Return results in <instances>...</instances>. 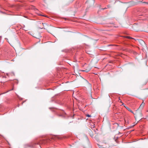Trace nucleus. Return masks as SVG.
I'll list each match as a JSON object with an SVG mask.
<instances>
[{
	"label": "nucleus",
	"instance_id": "nucleus-1",
	"mask_svg": "<svg viewBox=\"0 0 148 148\" xmlns=\"http://www.w3.org/2000/svg\"><path fill=\"white\" fill-rule=\"evenodd\" d=\"M139 27H140L139 26L136 25H134L133 26L134 30L137 32L140 30Z\"/></svg>",
	"mask_w": 148,
	"mask_h": 148
},
{
	"label": "nucleus",
	"instance_id": "nucleus-2",
	"mask_svg": "<svg viewBox=\"0 0 148 148\" xmlns=\"http://www.w3.org/2000/svg\"><path fill=\"white\" fill-rule=\"evenodd\" d=\"M142 113L140 112V113L139 114H137L135 116V119L136 120L137 118L139 117L140 118H139L138 119L140 120L142 118Z\"/></svg>",
	"mask_w": 148,
	"mask_h": 148
},
{
	"label": "nucleus",
	"instance_id": "nucleus-3",
	"mask_svg": "<svg viewBox=\"0 0 148 148\" xmlns=\"http://www.w3.org/2000/svg\"><path fill=\"white\" fill-rule=\"evenodd\" d=\"M124 106L126 108V109L127 110L129 111L130 112H132V113H134L133 111L130 108H129L127 106Z\"/></svg>",
	"mask_w": 148,
	"mask_h": 148
},
{
	"label": "nucleus",
	"instance_id": "nucleus-4",
	"mask_svg": "<svg viewBox=\"0 0 148 148\" xmlns=\"http://www.w3.org/2000/svg\"><path fill=\"white\" fill-rule=\"evenodd\" d=\"M145 103L143 102L140 105V106L139 109H142L143 108L144 105H145Z\"/></svg>",
	"mask_w": 148,
	"mask_h": 148
},
{
	"label": "nucleus",
	"instance_id": "nucleus-5",
	"mask_svg": "<svg viewBox=\"0 0 148 148\" xmlns=\"http://www.w3.org/2000/svg\"><path fill=\"white\" fill-rule=\"evenodd\" d=\"M86 116H87L88 117H90V116H91L90 115H89V114H87V115H86Z\"/></svg>",
	"mask_w": 148,
	"mask_h": 148
},
{
	"label": "nucleus",
	"instance_id": "nucleus-6",
	"mask_svg": "<svg viewBox=\"0 0 148 148\" xmlns=\"http://www.w3.org/2000/svg\"><path fill=\"white\" fill-rule=\"evenodd\" d=\"M126 37L127 38H129V39H130V38H131V39H132V38H131V37H130V36H126Z\"/></svg>",
	"mask_w": 148,
	"mask_h": 148
},
{
	"label": "nucleus",
	"instance_id": "nucleus-7",
	"mask_svg": "<svg viewBox=\"0 0 148 148\" xmlns=\"http://www.w3.org/2000/svg\"><path fill=\"white\" fill-rule=\"evenodd\" d=\"M13 90V88H12V89H11V90H9L7 92H5L3 93H6V92H8V91H10L11 90Z\"/></svg>",
	"mask_w": 148,
	"mask_h": 148
},
{
	"label": "nucleus",
	"instance_id": "nucleus-8",
	"mask_svg": "<svg viewBox=\"0 0 148 148\" xmlns=\"http://www.w3.org/2000/svg\"><path fill=\"white\" fill-rule=\"evenodd\" d=\"M143 3H146L148 4V3L147 2H144Z\"/></svg>",
	"mask_w": 148,
	"mask_h": 148
},
{
	"label": "nucleus",
	"instance_id": "nucleus-9",
	"mask_svg": "<svg viewBox=\"0 0 148 148\" xmlns=\"http://www.w3.org/2000/svg\"><path fill=\"white\" fill-rule=\"evenodd\" d=\"M120 102H121L122 103V105H123V104H124L123 103H122V102H121V101H120Z\"/></svg>",
	"mask_w": 148,
	"mask_h": 148
},
{
	"label": "nucleus",
	"instance_id": "nucleus-10",
	"mask_svg": "<svg viewBox=\"0 0 148 148\" xmlns=\"http://www.w3.org/2000/svg\"><path fill=\"white\" fill-rule=\"evenodd\" d=\"M106 9V8H104L102 9H103V10H104V9Z\"/></svg>",
	"mask_w": 148,
	"mask_h": 148
},
{
	"label": "nucleus",
	"instance_id": "nucleus-11",
	"mask_svg": "<svg viewBox=\"0 0 148 148\" xmlns=\"http://www.w3.org/2000/svg\"><path fill=\"white\" fill-rule=\"evenodd\" d=\"M7 75L8 76H9V75L8 74H7Z\"/></svg>",
	"mask_w": 148,
	"mask_h": 148
},
{
	"label": "nucleus",
	"instance_id": "nucleus-12",
	"mask_svg": "<svg viewBox=\"0 0 148 148\" xmlns=\"http://www.w3.org/2000/svg\"><path fill=\"white\" fill-rule=\"evenodd\" d=\"M82 71H85V70H82Z\"/></svg>",
	"mask_w": 148,
	"mask_h": 148
},
{
	"label": "nucleus",
	"instance_id": "nucleus-13",
	"mask_svg": "<svg viewBox=\"0 0 148 148\" xmlns=\"http://www.w3.org/2000/svg\"><path fill=\"white\" fill-rule=\"evenodd\" d=\"M110 6H108V8H109V7Z\"/></svg>",
	"mask_w": 148,
	"mask_h": 148
}]
</instances>
